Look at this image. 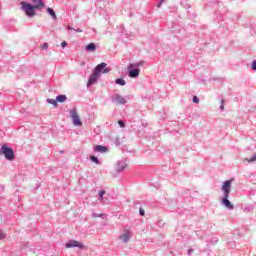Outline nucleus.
<instances>
[{
	"instance_id": "f257e3e1",
	"label": "nucleus",
	"mask_w": 256,
	"mask_h": 256,
	"mask_svg": "<svg viewBox=\"0 0 256 256\" xmlns=\"http://www.w3.org/2000/svg\"><path fill=\"white\" fill-rule=\"evenodd\" d=\"M109 71H111V68H107V63L102 62L100 64H98L93 73L90 75L88 83H87V87H91L92 85H95V83H97V81L99 80V77H101V73H109Z\"/></svg>"
},
{
	"instance_id": "f03ea898",
	"label": "nucleus",
	"mask_w": 256,
	"mask_h": 256,
	"mask_svg": "<svg viewBox=\"0 0 256 256\" xmlns=\"http://www.w3.org/2000/svg\"><path fill=\"white\" fill-rule=\"evenodd\" d=\"M20 5H21V11H23L25 15L28 16L29 19H33V17L37 15V12H36L37 9L33 5L27 2H21Z\"/></svg>"
},
{
	"instance_id": "7ed1b4c3",
	"label": "nucleus",
	"mask_w": 256,
	"mask_h": 256,
	"mask_svg": "<svg viewBox=\"0 0 256 256\" xmlns=\"http://www.w3.org/2000/svg\"><path fill=\"white\" fill-rule=\"evenodd\" d=\"M0 155H4L7 161H13L15 159V151H13V148H9L5 144L0 148Z\"/></svg>"
},
{
	"instance_id": "20e7f679",
	"label": "nucleus",
	"mask_w": 256,
	"mask_h": 256,
	"mask_svg": "<svg viewBox=\"0 0 256 256\" xmlns=\"http://www.w3.org/2000/svg\"><path fill=\"white\" fill-rule=\"evenodd\" d=\"M70 117L76 127H81V125H83V122H81V119L79 118V114H77V109L73 108L70 110Z\"/></svg>"
},
{
	"instance_id": "39448f33",
	"label": "nucleus",
	"mask_w": 256,
	"mask_h": 256,
	"mask_svg": "<svg viewBox=\"0 0 256 256\" xmlns=\"http://www.w3.org/2000/svg\"><path fill=\"white\" fill-rule=\"evenodd\" d=\"M111 101L112 103H117L118 105H125L127 103V98L119 94H114L111 96Z\"/></svg>"
},
{
	"instance_id": "423d86ee",
	"label": "nucleus",
	"mask_w": 256,
	"mask_h": 256,
	"mask_svg": "<svg viewBox=\"0 0 256 256\" xmlns=\"http://www.w3.org/2000/svg\"><path fill=\"white\" fill-rule=\"evenodd\" d=\"M66 249H71L73 247H78V249H84L85 246L83 245V243L77 241V240H69L66 244H65Z\"/></svg>"
},
{
	"instance_id": "0eeeda50",
	"label": "nucleus",
	"mask_w": 256,
	"mask_h": 256,
	"mask_svg": "<svg viewBox=\"0 0 256 256\" xmlns=\"http://www.w3.org/2000/svg\"><path fill=\"white\" fill-rule=\"evenodd\" d=\"M128 77L131 79H137L139 77V74L141 73V69L139 68H131V64L128 65Z\"/></svg>"
},
{
	"instance_id": "6e6552de",
	"label": "nucleus",
	"mask_w": 256,
	"mask_h": 256,
	"mask_svg": "<svg viewBox=\"0 0 256 256\" xmlns=\"http://www.w3.org/2000/svg\"><path fill=\"white\" fill-rule=\"evenodd\" d=\"M120 241L123 243H129V239H131V232L129 230H124V233L119 236Z\"/></svg>"
},
{
	"instance_id": "1a4fd4ad",
	"label": "nucleus",
	"mask_w": 256,
	"mask_h": 256,
	"mask_svg": "<svg viewBox=\"0 0 256 256\" xmlns=\"http://www.w3.org/2000/svg\"><path fill=\"white\" fill-rule=\"evenodd\" d=\"M127 169V163L125 161H118L116 164L117 173H123Z\"/></svg>"
},
{
	"instance_id": "9d476101",
	"label": "nucleus",
	"mask_w": 256,
	"mask_h": 256,
	"mask_svg": "<svg viewBox=\"0 0 256 256\" xmlns=\"http://www.w3.org/2000/svg\"><path fill=\"white\" fill-rule=\"evenodd\" d=\"M95 153H107L109 148L107 146L96 145L93 147Z\"/></svg>"
},
{
	"instance_id": "9b49d317",
	"label": "nucleus",
	"mask_w": 256,
	"mask_h": 256,
	"mask_svg": "<svg viewBox=\"0 0 256 256\" xmlns=\"http://www.w3.org/2000/svg\"><path fill=\"white\" fill-rule=\"evenodd\" d=\"M221 204H222L226 209H229L230 211L235 208V206H233V204L231 203V201H229V199H227V198L222 199V200H221Z\"/></svg>"
},
{
	"instance_id": "f8f14e48",
	"label": "nucleus",
	"mask_w": 256,
	"mask_h": 256,
	"mask_svg": "<svg viewBox=\"0 0 256 256\" xmlns=\"http://www.w3.org/2000/svg\"><path fill=\"white\" fill-rule=\"evenodd\" d=\"M32 3L36 10L45 7V2H43V0H33Z\"/></svg>"
},
{
	"instance_id": "ddd939ff",
	"label": "nucleus",
	"mask_w": 256,
	"mask_h": 256,
	"mask_svg": "<svg viewBox=\"0 0 256 256\" xmlns=\"http://www.w3.org/2000/svg\"><path fill=\"white\" fill-rule=\"evenodd\" d=\"M231 183H233V181L226 180L222 185V191H231Z\"/></svg>"
},
{
	"instance_id": "4468645a",
	"label": "nucleus",
	"mask_w": 256,
	"mask_h": 256,
	"mask_svg": "<svg viewBox=\"0 0 256 256\" xmlns=\"http://www.w3.org/2000/svg\"><path fill=\"white\" fill-rule=\"evenodd\" d=\"M143 65H145V61L130 63V69H139V67H143Z\"/></svg>"
},
{
	"instance_id": "2eb2a0df",
	"label": "nucleus",
	"mask_w": 256,
	"mask_h": 256,
	"mask_svg": "<svg viewBox=\"0 0 256 256\" xmlns=\"http://www.w3.org/2000/svg\"><path fill=\"white\" fill-rule=\"evenodd\" d=\"M56 101L58 103H65V101H67V95H65V94L58 95L56 97Z\"/></svg>"
},
{
	"instance_id": "dca6fc26",
	"label": "nucleus",
	"mask_w": 256,
	"mask_h": 256,
	"mask_svg": "<svg viewBox=\"0 0 256 256\" xmlns=\"http://www.w3.org/2000/svg\"><path fill=\"white\" fill-rule=\"evenodd\" d=\"M97 50V45H95V43H89L87 46H86V51H96Z\"/></svg>"
},
{
	"instance_id": "f3484780",
	"label": "nucleus",
	"mask_w": 256,
	"mask_h": 256,
	"mask_svg": "<svg viewBox=\"0 0 256 256\" xmlns=\"http://www.w3.org/2000/svg\"><path fill=\"white\" fill-rule=\"evenodd\" d=\"M48 15H51L52 19H57V14H55V10L53 8H47Z\"/></svg>"
},
{
	"instance_id": "a211bd4d",
	"label": "nucleus",
	"mask_w": 256,
	"mask_h": 256,
	"mask_svg": "<svg viewBox=\"0 0 256 256\" xmlns=\"http://www.w3.org/2000/svg\"><path fill=\"white\" fill-rule=\"evenodd\" d=\"M115 83H116V85H121L122 87L127 84V82H125V79H123V78L116 79Z\"/></svg>"
},
{
	"instance_id": "6ab92c4d",
	"label": "nucleus",
	"mask_w": 256,
	"mask_h": 256,
	"mask_svg": "<svg viewBox=\"0 0 256 256\" xmlns=\"http://www.w3.org/2000/svg\"><path fill=\"white\" fill-rule=\"evenodd\" d=\"M245 161H247V163H255L256 154H253L251 158H245Z\"/></svg>"
},
{
	"instance_id": "aec40b11",
	"label": "nucleus",
	"mask_w": 256,
	"mask_h": 256,
	"mask_svg": "<svg viewBox=\"0 0 256 256\" xmlns=\"http://www.w3.org/2000/svg\"><path fill=\"white\" fill-rule=\"evenodd\" d=\"M47 103H50V105H54V107H57V99H51V98H48L47 99Z\"/></svg>"
},
{
	"instance_id": "412c9836",
	"label": "nucleus",
	"mask_w": 256,
	"mask_h": 256,
	"mask_svg": "<svg viewBox=\"0 0 256 256\" xmlns=\"http://www.w3.org/2000/svg\"><path fill=\"white\" fill-rule=\"evenodd\" d=\"M67 29L69 31L73 29V31H75L76 33H83V30L81 28L75 29V28H72L71 26H68Z\"/></svg>"
},
{
	"instance_id": "4be33fe9",
	"label": "nucleus",
	"mask_w": 256,
	"mask_h": 256,
	"mask_svg": "<svg viewBox=\"0 0 256 256\" xmlns=\"http://www.w3.org/2000/svg\"><path fill=\"white\" fill-rule=\"evenodd\" d=\"M244 213H251V211H253V207L252 206H246L243 209Z\"/></svg>"
},
{
	"instance_id": "5701e85b",
	"label": "nucleus",
	"mask_w": 256,
	"mask_h": 256,
	"mask_svg": "<svg viewBox=\"0 0 256 256\" xmlns=\"http://www.w3.org/2000/svg\"><path fill=\"white\" fill-rule=\"evenodd\" d=\"M90 160H91L93 163H96V165H99V158H97L96 156H91V157H90Z\"/></svg>"
},
{
	"instance_id": "b1692460",
	"label": "nucleus",
	"mask_w": 256,
	"mask_h": 256,
	"mask_svg": "<svg viewBox=\"0 0 256 256\" xmlns=\"http://www.w3.org/2000/svg\"><path fill=\"white\" fill-rule=\"evenodd\" d=\"M229 195H231V191H223L222 199H229Z\"/></svg>"
},
{
	"instance_id": "393cba45",
	"label": "nucleus",
	"mask_w": 256,
	"mask_h": 256,
	"mask_svg": "<svg viewBox=\"0 0 256 256\" xmlns=\"http://www.w3.org/2000/svg\"><path fill=\"white\" fill-rule=\"evenodd\" d=\"M114 144L116 145V147H119V145H121V140H119V138H116Z\"/></svg>"
},
{
	"instance_id": "a878e982",
	"label": "nucleus",
	"mask_w": 256,
	"mask_h": 256,
	"mask_svg": "<svg viewBox=\"0 0 256 256\" xmlns=\"http://www.w3.org/2000/svg\"><path fill=\"white\" fill-rule=\"evenodd\" d=\"M103 195H105V190H101L99 192V197H100L101 201H103Z\"/></svg>"
},
{
	"instance_id": "bb28decb",
	"label": "nucleus",
	"mask_w": 256,
	"mask_h": 256,
	"mask_svg": "<svg viewBox=\"0 0 256 256\" xmlns=\"http://www.w3.org/2000/svg\"><path fill=\"white\" fill-rule=\"evenodd\" d=\"M118 125H120V127L124 128L125 127V122L123 120H119Z\"/></svg>"
},
{
	"instance_id": "cd10ccee",
	"label": "nucleus",
	"mask_w": 256,
	"mask_h": 256,
	"mask_svg": "<svg viewBox=\"0 0 256 256\" xmlns=\"http://www.w3.org/2000/svg\"><path fill=\"white\" fill-rule=\"evenodd\" d=\"M192 101H193V103H199V97L194 96Z\"/></svg>"
},
{
	"instance_id": "c85d7f7f",
	"label": "nucleus",
	"mask_w": 256,
	"mask_h": 256,
	"mask_svg": "<svg viewBox=\"0 0 256 256\" xmlns=\"http://www.w3.org/2000/svg\"><path fill=\"white\" fill-rule=\"evenodd\" d=\"M252 69L253 71H256V60L252 62Z\"/></svg>"
},
{
	"instance_id": "c756f323",
	"label": "nucleus",
	"mask_w": 256,
	"mask_h": 256,
	"mask_svg": "<svg viewBox=\"0 0 256 256\" xmlns=\"http://www.w3.org/2000/svg\"><path fill=\"white\" fill-rule=\"evenodd\" d=\"M42 49H49V44L48 43H44L42 45Z\"/></svg>"
},
{
	"instance_id": "7c9ffc66",
	"label": "nucleus",
	"mask_w": 256,
	"mask_h": 256,
	"mask_svg": "<svg viewBox=\"0 0 256 256\" xmlns=\"http://www.w3.org/2000/svg\"><path fill=\"white\" fill-rule=\"evenodd\" d=\"M92 217H95V218H97V217H103V214L98 215V214H96V213L94 212V213H92Z\"/></svg>"
},
{
	"instance_id": "2f4dec72",
	"label": "nucleus",
	"mask_w": 256,
	"mask_h": 256,
	"mask_svg": "<svg viewBox=\"0 0 256 256\" xmlns=\"http://www.w3.org/2000/svg\"><path fill=\"white\" fill-rule=\"evenodd\" d=\"M61 47H63V48L67 47V42H66V41H63V42L61 43Z\"/></svg>"
},
{
	"instance_id": "473e14b6",
	"label": "nucleus",
	"mask_w": 256,
	"mask_h": 256,
	"mask_svg": "<svg viewBox=\"0 0 256 256\" xmlns=\"http://www.w3.org/2000/svg\"><path fill=\"white\" fill-rule=\"evenodd\" d=\"M139 213H140V215H145V210H143L142 208H140V210H139Z\"/></svg>"
},
{
	"instance_id": "72a5a7b5",
	"label": "nucleus",
	"mask_w": 256,
	"mask_h": 256,
	"mask_svg": "<svg viewBox=\"0 0 256 256\" xmlns=\"http://www.w3.org/2000/svg\"><path fill=\"white\" fill-rule=\"evenodd\" d=\"M1 239H5V234H3V232L0 231V241Z\"/></svg>"
},
{
	"instance_id": "f704fd0d",
	"label": "nucleus",
	"mask_w": 256,
	"mask_h": 256,
	"mask_svg": "<svg viewBox=\"0 0 256 256\" xmlns=\"http://www.w3.org/2000/svg\"><path fill=\"white\" fill-rule=\"evenodd\" d=\"M221 105H220V109H221V111H223V109H225V106L223 105V100H221Z\"/></svg>"
},
{
	"instance_id": "c9c22d12",
	"label": "nucleus",
	"mask_w": 256,
	"mask_h": 256,
	"mask_svg": "<svg viewBox=\"0 0 256 256\" xmlns=\"http://www.w3.org/2000/svg\"><path fill=\"white\" fill-rule=\"evenodd\" d=\"M165 0H160L159 4H158V7H161V5L163 4Z\"/></svg>"
},
{
	"instance_id": "e433bc0d",
	"label": "nucleus",
	"mask_w": 256,
	"mask_h": 256,
	"mask_svg": "<svg viewBox=\"0 0 256 256\" xmlns=\"http://www.w3.org/2000/svg\"><path fill=\"white\" fill-rule=\"evenodd\" d=\"M193 253V249L188 250V255H191Z\"/></svg>"
},
{
	"instance_id": "4c0bfd02",
	"label": "nucleus",
	"mask_w": 256,
	"mask_h": 256,
	"mask_svg": "<svg viewBox=\"0 0 256 256\" xmlns=\"http://www.w3.org/2000/svg\"><path fill=\"white\" fill-rule=\"evenodd\" d=\"M214 241H215V243H217L218 240L216 239V240H214Z\"/></svg>"
}]
</instances>
